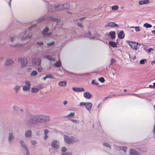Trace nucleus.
Segmentation results:
<instances>
[{"instance_id":"obj_4","label":"nucleus","mask_w":155,"mask_h":155,"mask_svg":"<svg viewBox=\"0 0 155 155\" xmlns=\"http://www.w3.org/2000/svg\"><path fill=\"white\" fill-rule=\"evenodd\" d=\"M18 61L21 63L22 68L25 67L28 64L27 59L25 58H19L18 59Z\"/></svg>"},{"instance_id":"obj_64","label":"nucleus","mask_w":155,"mask_h":155,"mask_svg":"<svg viewBox=\"0 0 155 155\" xmlns=\"http://www.w3.org/2000/svg\"><path fill=\"white\" fill-rule=\"evenodd\" d=\"M67 102L66 101H64L63 102V104L64 105H66L67 104Z\"/></svg>"},{"instance_id":"obj_7","label":"nucleus","mask_w":155,"mask_h":155,"mask_svg":"<svg viewBox=\"0 0 155 155\" xmlns=\"http://www.w3.org/2000/svg\"><path fill=\"white\" fill-rule=\"evenodd\" d=\"M64 138L65 142L67 143H71V136L65 135L64 136Z\"/></svg>"},{"instance_id":"obj_12","label":"nucleus","mask_w":155,"mask_h":155,"mask_svg":"<svg viewBox=\"0 0 155 155\" xmlns=\"http://www.w3.org/2000/svg\"><path fill=\"white\" fill-rule=\"evenodd\" d=\"M118 25L117 24H115L114 22H110L107 24L105 25V27L107 28L108 27H110L111 28H113L114 27H117Z\"/></svg>"},{"instance_id":"obj_37","label":"nucleus","mask_w":155,"mask_h":155,"mask_svg":"<svg viewBox=\"0 0 155 155\" xmlns=\"http://www.w3.org/2000/svg\"><path fill=\"white\" fill-rule=\"evenodd\" d=\"M118 6L117 5H114L111 7V9L112 10H117L118 9Z\"/></svg>"},{"instance_id":"obj_11","label":"nucleus","mask_w":155,"mask_h":155,"mask_svg":"<svg viewBox=\"0 0 155 155\" xmlns=\"http://www.w3.org/2000/svg\"><path fill=\"white\" fill-rule=\"evenodd\" d=\"M83 96L85 98L89 99L92 97V95L89 92H86L84 93Z\"/></svg>"},{"instance_id":"obj_31","label":"nucleus","mask_w":155,"mask_h":155,"mask_svg":"<svg viewBox=\"0 0 155 155\" xmlns=\"http://www.w3.org/2000/svg\"><path fill=\"white\" fill-rule=\"evenodd\" d=\"M49 30V28L46 27L45 28L43 31L42 32V34L44 35L45 34H46V33H47L48 31Z\"/></svg>"},{"instance_id":"obj_15","label":"nucleus","mask_w":155,"mask_h":155,"mask_svg":"<svg viewBox=\"0 0 155 155\" xmlns=\"http://www.w3.org/2000/svg\"><path fill=\"white\" fill-rule=\"evenodd\" d=\"M43 58L44 59H47L50 61H55V58H53L51 56L49 55L44 56L43 57Z\"/></svg>"},{"instance_id":"obj_51","label":"nucleus","mask_w":155,"mask_h":155,"mask_svg":"<svg viewBox=\"0 0 155 155\" xmlns=\"http://www.w3.org/2000/svg\"><path fill=\"white\" fill-rule=\"evenodd\" d=\"M23 46V45L22 44H17L15 45L14 46L15 47H21Z\"/></svg>"},{"instance_id":"obj_28","label":"nucleus","mask_w":155,"mask_h":155,"mask_svg":"<svg viewBox=\"0 0 155 155\" xmlns=\"http://www.w3.org/2000/svg\"><path fill=\"white\" fill-rule=\"evenodd\" d=\"M67 82L66 81H60L59 82V85L61 86L64 87L67 84Z\"/></svg>"},{"instance_id":"obj_10","label":"nucleus","mask_w":155,"mask_h":155,"mask_svg":"<svg viewBox=\"0 0 155 155\" xmlns=\"http://www.w3.org/2000/svg\"><path fill=\"white\" fill-rule=\"evenodd\" d=\"M69 5L68 4L61 5H59V8H60V10L68 9L69 8Z\"/></svg>"},{"instance_id":"obj_13","label":"nucleus","mask_w":155,"mask_h":155,"mask_svg":"<svg viewBox=\"0 0 155 155\" xmlns=\"http://www.w3.org/2000/svg\"><path fill=\"white\" fill-rule=\"evenodd\" d=\"M73 91L78 92H80L84 91V89L82 87H74L73 88Z\"/></svg>"},{"instance_id":"obj_58","label":"nucleus","mask_w":155,"mask_h":155,"mask_svg":"<svg viewBox=\"0 0 155 155\" xmlns=\"http://www.w3.org/2000/svg\"><path fill=\"white\" fill-rule=\"evenodd\" d=\"M55 67H58V61H57L54 65Z\"/></svg>"},{"instance_id":"obj_47","label":"nucleus","mask_w":155,"mask_h":155,"mask_svg":"<svg viewBox=\"0 0 155 155\" xmlns=\"http://www.w3.org/2000/svg\"><path fill=\"white\" fill-rule=\"evenodd\" d=\"M77 25L80 28H83V25L82 24V23H77Z\"/></svg>"},{"instance_id":"obj_46","label":"nucleus","mask_w":155,"mask_h":155,"mask_svg":"<svg viewBox=\"0 0 155 155\" xmlns=\"http://www.w3.org/2000/svg\"><path fill=\"white\" fill-rule=\"evenodd\" d=\"M61 155H72V154L71 152H67L66 153H63L61 154Z\"/></svg>"},{"instance_id":"obj_59","label":"nucleus","mask_w":155,"mask_h":155,"mask_svg":"<svg viewBox=\"0 0 155 155\" xmlns=\"http://www.w3.org/2000/svg\"><path fill=\"white\" fill-rule=\"evenodd\" d=\"M48 137L47 135H45V136L44 137V139L45 140H46L48 138Z\"/></svg>"},{"instance_id":"obj_9","label":"nucleus","mask_w":155,"mask_h":155,"mask_svg":"<svg viewBox=\"0 0 155 155\" xmlns=\"http://www.w3.org/2000/svg\"><path fill=\"white\" fill-rule=\"evenodd\" d=\"M49 117L48 116L44 115L42 114V122L48 121L50 120Z\"/></svg>"},{"instance_id":"obj_3","label":"nucleus","mask_w":155,"mask_h":155,"mask_svg":"<svg viewBox=\"0 0 155 155\" xmlns=\"http://www.w3.org/2000/svg\"><path fill=\"white\" fill-rule=\"evenodd\" d=\"M80 105L81 106H84L89 111H90L92 108V104L90 102H81L80 103Z\"/></svg>"},{"instance_id":"obj_44","label":"nucleus","mask_w":155,"mask_h":155,"mask_svg":"<svg viewBox=\"0 0 155 155\" xmlns=\"http://www.w3.org/2000/svg\"><path fill=\"white\" fill-rule=\"evenodd\" d=\"M91 84H95L97 85L98 84V83L96 81H95V80H93L91 82Z\"/></svg>"},{"instance_id":"obj_1","label":"nucleus","mask_w":155,"mask_h":155,"mask_svg":"<svg viewBox=\"0 0 155 155\" xmlns=\"http://www.w3.org/2000/svg\"><path fill=\"white\" fill-rule=\"evenodd\" d=\"M29 123L33 124H37L42 122V114H37L31 116V117L29 120Z\"/></svg>"},{"instance_id":"obj_22","label":"nucleus","mask_w":155,"mask_h":155,"mask_svg":"<svg viewBox=\"0 0 155 155\" xmlns=\"http://www.w3.org/2000/svg\"><path fill=\"white\" fill-rule=\"evenodd\" d=\"M129 154L132 155H139V153L135 150L131 149L130 151Z\"/></svg>"},{"instance_id":"obj_27","label":"nucleus","mask_w":155,"mask_h":155,"mask_svg":"<svg viewBox=\"0 0 155 155\" xmlns=\"http://www.w3.org/2000/svg\"><path fill=\"white\" fill-rule=\"evenodd\" d=\"M109 35L111 38H114L115 37V33L114 31H111L109 33Z\"/></svg>"},{"instance_id":"obj_2","label":"nucleus","mask_w":155,"mask_h":155,"mask_svg":"<svg viewBox=\"0 0 155 155\" xmlns=\"http://www.w3.org/2000/svg\"><path fill=\"white\" fill-rule=\"evenodd\" d=\"M126 42L130 47L133 49L137 50L139 48L140 46L139 44L135 42L127 41Z\"/></svg>"},{"instance_id":"obj_54","label":"nucleus","mask_w":155,"mask_h":155,"mask_svg":"<svg viewBox=\"0 0 155 155\" xmlns=\"http://www.w3.org/2000/svg\"><path fill=\"white\" fill-rule=\"evenodd\" d=\"M44 18H40L39 19L38 21V22H41V21H43V20H44Z\"/></svg>"},{"instance_id":"obj_48","label":"nucleus","mask_w":155,"mask_h":155,"mask_svg":"<svg viewBox=\"0 0 155 155\" xmlns=\"http://www.w3.org/2000/svg\"><path fill=\"white\" fill-rule=\"evenodd\" d=\"M52 33L51 32H47L44 36L49 37L51 36L52 35Z\"/></svg>"},{"instance_id":"obj_24","label":"nucleus","mask_w":155,"mask_h":155,"mask_svg":"<svg viewBox=\"0 0 155 155\" xmlns=\"http://www.w3.org/2000/svg\"><path fill=\"white\" fill-rule=\"evenodd\" d=\"M79 140V139L78 138L71 136V143L77 142Z\"/></svg>"},{"instance_id":"obj_36","label":"nucleus","mask_w":155,"mask_h":155,"mask_svg":"<svg viewBox=\"0 0 155 155\" xmlns=\"http://www.w3.org/2000/svg\"><path fill=\"white\" fill-rule=\"evenodd\" d=\"M143 26L146 28H150L152 27V25L147 23H144L143 25Z\"/></svg>"},{"instance_id":"obj_8","label":"nucleus","mask_w":155,"mask_h":155,"mask_svg":"<svg viewBox=\"0 0 155 155\" xmlns=\"http://www.w3.org/2000/svg\"><path fill=\"white\" fill-rule=\"evenodd\" d=\"M58 141L57 140H54L51 142V145L52 147L57 148L58 147Z\"/></svg>"},{"instance_id":"obj_63","label":"nucleus","mask_w":155,"mask_h":155,"mask_svg":"<svg viewBox=\"0 0 155 155\" xmlns=\"http://www.w3.org/2000/svg\"><path fill=\"white\" fill-rule=\"evenodd\" d=\"M12 0H10L9 1V2L8 3V4H9V6L11 7V1H12Z\"/></svg>"},{"instance_id":"obj_61","label":"nucleus","mask_w":155,"mask_h":155,"mask_svg":"<svg viewBox=\"0 0 155 155\" xmlns=\"http://www.w3.org/2000/svg\"><path fill=\"white\" fill-rule=\"evenodd\" d=\"M91 35L90 32H89L87 34V35L86 36V37H88V38L90 37V36Z\"/></svg>"},{"instance_id":"obj_17","label":"nucleus","mask_w":155,"mask_h":155,"mask_svg":"<svg viewBox=\"0 0 155 155\" xmlns=\"http://www.w3.org/2000/svg\"><path fill=\"white\" fill-rule=\"evenodd\" d=\"M8 134V140L9 142L11 143L12 140L14 138V136L13 135V133L12 132H10Z\"/></svg>"},{"instance_id":"obj_16","label":"nucleus","mask_w":155,"mask_h":155,"mask_svg":"<svg viewBox=\"0 0 155 155\" xmlns=\"http://www.w3.org/2000/svg\"><path fill=\"white\" fill-rule=\"evenodd\" d=\"M14 61L12 60L8 59L5 63V64L6 66H9L12 65Z\"/></svg>"},{"instance_id":"obj_56","label":"nucleus","mask_w":155,"mask_h":155,"mask_svg":"<svg viewBox=\"0 0 155 155\" xmlns=\"http://www.w3.org/2000/svg\"><path fill=\"white\" fill-rule=\"evenodd\" d=\"M42 70V69L41 67H39L38 68V71L39 72H41Z\"/></svg>"},{"instance_id":"obj_40","label":"nucleus","mask_w":155,"mask_h":155,"mask_svg":"<svg viewBox=\"0 0 155 155\" xmlns=\"http://www.w3.org/2000/svg\"><path fill=\"white\" fill-rule=\"evenodd\" d=\"M70 120H71L72 122L75 123H79V121L76 120L70 119Z\"/></svg>"},{"instance_id":"obj_49","label":"nucleus","mask_w":155,"mask_h":155,"mask_svg":"<svg viewBox=\"0 0 155 155\" xmlns=\"http://www.w3.org/2000/svg\"><path fill=\"white\" fill-rule=\"evenodd\" d=\"M54 42L52 41L49 43H48L47 44V45L48 46H51L53 45L54 44Z\"/></svg>"},{"instance_id":"obj_52","label":"nucleus","mask_w":155,"mask_h":155,"mask_svg":"<svg viewBox=\"0 0 155 155\" xmlns=\"http://www.w3.org/2000/svg\"><path fill=\"white\" fill-rule=\"evenodd\" d=\"M44 131L45 135H47V134L49 132V131L48 130L46 129L44 130Z\"/></svg>"},{"instance_id":"obj_29","label":"nucleus","mask_w":155,"mask_h":155,"mask_svg":"<svg viewBox=\"0 0 155 155\" xmlns=\"http://www.w3.org/2000/svg\"><path fill=\"white\" fill-rule=\"evenodd\" d=\"M109 44L110 46L113 47L115 48L117 47V44L113 41H110Z\"/></svg>"},{"instance_id":"obj_60","label":"nucleus","mask_w":155,"mask_h":155,"mask_svg":"<svg viewBox=\"0 0 155 155\" xmlns=\"http://www.w3.org/2000/svg\"><path fill=\"white\" fill-rule=\"evenodd\" d=\"M48 19L49 20H50L51 19V20H52L54 21L55 20V19H54V18H52V17H50L49 18H48Z\"/></svg>"},{"instance_id":"obj_18","label":"nucleus","mask_w":155,"mask_h":155,"mask_svg":"<svg viewBox=\"0 0 155 155\" xmlns=\"http://www.w3.org/2000/svg\"><path fill=\"white\" fill-rule=\"evenodd\" d=\"M31 131L30 130H28L26 131L25 133V137H30L31 136Z\"/></svg>"},{"instance_id":"obj_62","label":"nucleus","mask_w":155,"mask_h":155,"mask_svg":"<svg viewBox=\"0 0 155 155\" xmlns=\"http://www.w3.org/2000/svg\"><path fill=\"white\" fill-rule=\"evenodd\" d=\"M26 155H29V153L28 151V150H26Z\"/></svg>"},{"instance_id":"obj_21","label":"nucleus","mask_w":155,"mask_h":155,"mask_svg":"<svg viewBox=\"0 0 155 155\" xmlns=\"http://www.w3.org/2000/svg\"><path fill=\"white\" fill-rule=\"evenodd\" d=\"M50 11H51L53 12H55L57 11V6L56 5H53L51 8H50L49 10Z\"/></svg>"},{"instance_id":"obj_43","label":"nucleus","mask_w":155,"mask_h":155,"mask_svg":"<svg viewBox=\"0 0 155 155\" xmlns=\"http://www.w3.org/2000/svg\"><path fill=\"white\" fill-rule=\"evenodd\" d=\"M17 38L16 37H11V42H13L15 41H16Z\"/></svg>"},{"instance_id":"obj_53","label":"nucleus","mask_w":155,"mask_h":155,"mask_svg":"<svg viewBox=\"0 0 155 155\" xmlns=\"http://www.w3.org/2000/svg\"><path fill=\"white\" fill-rule=\"evenodd\" d=\"M31 143L32 145H35L37 143V142L35 140H33L31 141Z\"/></svg>"},{"instance_id":"obj_35","label":"nucleus","mask_w":155,"mask_h":155,"mask_svg":"<svg viewBox=\"0 0 155 155\" xmlns=\"http://www.w3.org/2000/svg\"><path fill=\"white\" fill-rule=\"evenodd\" d=\"M39 90V89L38 88L33 87L31 88V91L34 93H36Z\"/></svg>"},{"instance_id":"obj_26","label":"nucleus","mask_w":155,"mask_h":155,"mask_svg":"<svg viewBox=\"0 0 155 155\" xmlns=\"http://www.w3.org/2000/svg\"><path fill=\"white\" fill-rule=\"evenodd\" d=\"M54 77L51 74H47L45 77H44L43 78V80L45 81L47 78L53 79Z\"/></svg>"},{"instance_id":"obj_42","label":"nucleus","mask_w":155,"mask_h":155,"mask_svg":"<svg viewBox=\"0 0 155 155\" xmlns=\"http://www.w3.org/2000/svg\"><path fill=\"white\" fill-rule=\"evenodd\" d=\"M103 145L106 147H107L108 148H110V145L108 143H103Z\"/></svg>"},{"instance_id":"obj_23","label":"nucleus","mask_w":155,"mask_h":155,"mask_svg":"<svg viewBox=\"0 0 155 155\" xmlns=\"http://www.w3.org/2000/svg\"><path fill=\"white\" fill-rule=\"evenodd\" d=\"M124 36L123 31H122L119 32L118 34V38L120 39H123Z\"/></svg>"},{"instance_id":"obj_30","label":"nucleus","mask_w":155,"mask_h":155,"mask_svg":"<svg viewBox=\"0 0 155 155\" xmlns=\"http://www.w3.org/2000/svg\"><path fill=\"white\" fill-rule=\"evenodd\" d=\"M130 29L134 28L136 32L139 31L140 30V27L139 26H131L130 27Z\"/></svg>"},{"instance_id":"obj_45","label":"nucleus","mask_w":155,"mask_h":155,"mask_svg":"<svg viewBox=\"0 0 155 155\" xmlns=\"http://www.w3.org/2000/svg\"><path fill=\"white\" fill-rule=\"evenodd\" d=\"M98 80L101 83H104L105 81L104 79L103 78H99L98 79Z\"/></svg>"},{"instance_id":"obj_55","label":"nucleus","mask_w":155,"mask_h":155,"mask_svg":"<svg viewBox=\"0 0 155 155\" xmlns=\"http://www.w3.org/2000/svg\"><path fill=\"white\" fill-rule=\"evenodd\" d=\"M37 44V45L40 46H41L43 45V43L42 42H38Z\"/></svg>"},{"instance_id":"obj_41","label":"nucleus","mask_w":155,"mask_h":155,"mask_svg":"<svg viewBox=\"0 0 155 155\" xmlns=\"http://www.w3.org/2000/svg\"><path fill=\"white\" fill-rule=\"evenodd\" d=\"M67 150V149L65 147H63L61 148V150L62 152H65Z\"/></svg>"},{"instance_id":"obj_5","label":"nucleus","mask_w":155,"mask_h":155,"mask_svg":"<svg viewBox=\"0 0 155 155\" xmlns=\"http://www.w3.org/2000/svg\"><path fill=\"white\" fill-rule=\"evenodd\" d=\"M41 61V60L40 58H35L32 59V63L33 65L38 66L40 65Z\"/></svg>"},{"instance_id":"obj_6","label":"nucleus","mask_w":155,"mask_h":155,"mask_svg":"<svg viewBox=\"0 0 155 155\" xmlns=\"http://www.w3.org/2000/svg\"><path fill=\"white\" fill-rule=\"evenodd\" d=\"M31 87L30 82L28 81H25V84L23 86V90L24 91H27L30 90Z\"/></svg>"},{"instance_id":"obj_32","label":"nucleus","mask_w":155,"mask_h":155,"mask_svg":"<svg viewBox=\"0 0 155 155\" xmlns=\"http://www.w3.org/2000/svg\"><path fill=\"white\" fill-rule=\"evenodd\" d=\"M32 37V35H28L25 37L24 36H20L19 38L21 40H23L24 39H25L27 38H31Z\"/></svg>"},{"instance_id":"obj_57","label":"nucleus","mask_w":155,"mask_h":155,"mask_svg":"<svg viewBox=\"0 0 155 155\" xmlns=\"http://www.w3.org/2000/svg\"><path fill=\"white\" fill-rule=\"evenodd\" d=\"M153 49L152 48H150L148 49V52L149 53H150L152 51H153Z\"/></svg>"},{"instance_id":"obj_34","label":"nucleus","mask_w":155,"mask_h":155,"mask_svg":"<svg viewBox=\"0 0 155 155\" xmlns=\"http://www.w3.org/2000/svg\"><path fill=\"white\" fill-rule=\"evenodd\" d=\"M21 87L19 86H16L15 87L14 90L16 93H18V91L20 89Z\"/></svg>"},{"instance_id":"obj_33","label":"nucleus","mask_w":155,"mask_h":155,"mask_svg":"<svg viewBox=\"0 0 155 155\" xmlns=\"http://www.w3.org/2000/svg\"><path fill=\"white\" fill-rule=\"evenodd\" d=\"M38 74V72L36 71H33L30 74V76L31 77L35 76Z\"/></svg>"},{"instance_id":"obj_38","label":"nucleus","mask_w":155,"mask_h":155,"mask_svg":"<svg viewBox=\"0 0 155 155\" xmlns=\"http://www.w3.org/2000/svg\"><path fill=\"white\" fill-rule=\"evenodd\" d=\"M147 62V60L146 59H143L141 60L140 61V64H144L145 63Z\"/></svg>"},{"instance_id":"obj_50","label":"nucleus","mask_w":155,"mask_h":155,"mask_svg":"<svg viewBox=\"0 0 155 155\" xmlns=\"http://www.w3.org/2000/svg\"><path fill=\"white\" fill-rule=\"evenodd\" d=\"M111 64H112L113 63H115L116 62V60L113 59H111L110 60Z\"/></svg>"},{"instance_id":"obj_20","label":"nucleus","mask_w":155,"mask_h":155,"mask_svg":"<svg viewBox=\"0 0 155 155\" xmlns=\"http://www.w3.org/2000/svg\"><path fill=\"white\" fill-rule=\"evenodd\" d=\"M116 150H122L124 152H125L127 149V147H119L116 146L115 147Z\"/></svg>"},{"instance_id":"obj_14","label":"nucleus","mask_w":155,"mask_h":155,"mask_svg":"<svg viewBox=\"0 0 155 155\" xmlns=\"http://www.w3.org/2000/svg\"><path fill=\"white\" fill-rule=\"evenodd\" d=\"M19 143L21 145V146L22 147L25 149V150H28V149L24 141L22 140H20L19 141Z\"/></svg>"},{"instance_id":"obj_19","label":"nucleus","mask_w":155,"mask_h":155,"mask_svg":"<svg viewBox=\"0 0 155 155\" xmlns=\"http://www.w3.org/2000/svg\"><path fill=\"white\" fill-rule=\"evenodd\" d=\"M149 2V0H143L139 1L138 2V3L140 5H142L148 4Z\"/></svg>"},{"instance_id":"obj_39","label":"nucleus","mask_w":155,"mask_h":155,"mask_svg":"<svg viewBox=\"0 0 155 155\" xmlns=\"http://www.w3.org/2000/svg\"><path fill=\"white\" fill-rule=\"evenodd\" d=\"M75 115V113L74 112H71L68 115H67L66 117H71L74 116Z\"/></svg>"},{"instance_id":"obj_25","label":"nucleus","mask_w":155,"mask_h":155,"mask_svg":"<svg viewBox=\"0 0 155 155\" xmlns=\"http://www.w3.org/2000/svg\"><path fill=\"white\" fill-rule=\"evenodd\" d=\"M13 108L14 110L16 111H23V110L22 108H20L18 106H13Z\"/></svg>"}]
</instances>
